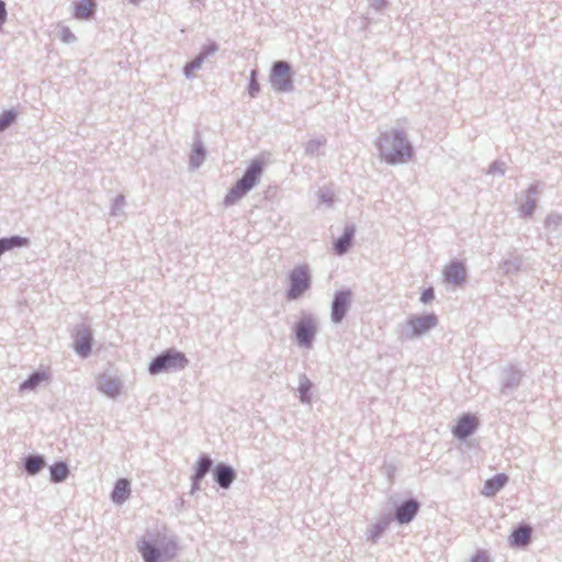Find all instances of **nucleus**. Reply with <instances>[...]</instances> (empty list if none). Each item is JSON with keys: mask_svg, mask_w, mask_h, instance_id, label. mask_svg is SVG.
Wrapping results in <instances>:
<instances>
[{"mask_svg": "<svg viewBox=\"0 0 562 562\" xmlns=\"http://www.w3.org/2000/svg\"><path fill=\"white\" fill-rule=\"evenodd\" d=\"M48 379V374L45 372L33 373L26 381L21 384V390H32L41 382Z\"/></svg>", "mask_w": 562, "mask_h": 562, "instance_id": "nucleus-21", "label": "nucleus"}, {"mask_svg": "<svg viewBox=\"0 0 562 562\" xmlns=\"http://www.w3.org/2000/svg\"><path fill=\"white\" fill-rule=\"evenodd\" d=\"M471 562H488V558L484 553L475 554Z\"/></svg>", "mask_w": 562, "mask_h": 562, "instance_id": "nucleus-32", "label": "nucleus"}, {"mask_svg": "<svg viewBox=\"0 0 562 562\" xmlns=\"http://www.w3.org/2000/svg\"><path fill=\"white\" fill-rule=\"evenodd\" d=\"M92 334L89 329L82 328L77 331L75 349L81 357H87L91 351Z\"/></svg>", "mask_w": 562, "mask_h": 562, "instance_id": "nucleus-10", "label": "nucleus"}, {"mask_svg": "<svg viewBox=\"0 0 562 562\" xmlns=\"http://www.w3.org/2000/svg\"><path fill=\"white\" fill-rule=\"evenodd\" d=\"M295 334L299 342L304 346H310L314 334L315 325L311 318H304L296 324Z\"/></svg>", "mask_w": 562, "mask_h": 562, "instance_id": "nucleus-9", "label": "nucleus"}, {"mask_svg": "<svg viewBox=\"0 0 562 562\" xmlns=\"http://www.w3.org/2000/svg\"><path fill=\"white\" fill-rule=\"evenodd\" d=\"M200 64H201V63H200V60H196V61H192V63H190L189 65H187V66H186V68H184V72H186V75H187V76H190V75H191V72H192L194 69H196V68H199V67H200Z\"/></svg>", "mask_w": 562, "mask_h": 562, "instance_id": "nucleus-30", "label": "nucleus"}, {"mask_svg": "<svg viewBox=\"0 0 562 562\" xmlns=\"http://www.w3.org/2000/svg\"><path fill=\"white\" fill-rule=\"evenodd\" d=\"M531 528L529 526H520L510 535V542L516 547H525L530 542Z\"/></svg>", "mask_w": 562, "mask_h": 562, "instance_id": "nucleus-19", "label": "nucleus"}, {"mask_svg": "<svg viewBox=\"0 0 562 562\" xmlns=\"http://www.w3.org/2000/svg\"><path fill=\"white\" fill-rule=\"evenodd\" d=\"M437 325V317L434 314L416 316L408 321V326L414 335H423Z\"/></svg>", "mask_w": 562, "mask_h": 562, "instance_id": "nucleus-7", "label": "nucleus"}, {"mask_svg": "<svg viewBox=\"0 0 562 562\" xmlns=\"http://www.w3.org/2000/svg\"><path fill=\"white\" fill-rule=\"evenodd\" d=\"M508 481V476L506 474H497L492 479H488L484 483V487L482 493L485 496H494L498 491H501Z\"/></svg>", "mask_w": 562, "mask_h": 562, "instance_id": "nucleus-14", "label": "nucleus"}, {"mask_svg": "<svg viewBox=\"0 0 562 562\" xmlns=\"http://www.w3.org/2000/svg\"><path fill=\"white\" fill-rule=\"evenodd\" d=\"M352 231H346L345 234L335 244V250L338 255L344 254L350 246Z\"/></svg>", "mask_w": 562, "mask_h": 562, "instance_id": "nucleus-24", "label": "nucleus"}, {"mask_svg": "<svg viewBox=\"0 0 562 562\" xmlns=\"http://www.w3.org/2000/svg\"><path fill=\"white\" fill-rule=\"evenodd\" d=\"M60 38L65 43H70L76 40V36L68 27H63L60 31Z\"/></svg>", "mask_w": 562, "mask_h": 562, "instance_id": "nucleus-27", "label": "nucleus"}, {"mask_svg": "<svg viewBox=\"0 0 562 562\" xmlns=\"http://www.w3.org/2000/svg\"><path fill=\"white\" fill-rule=\"evenodd\" d=\"M187 364L188 360L182 352L169 349L150 363L149 372L158 374L164 371H178L184 369Z\"/></svg>", "mask_w": 562, "mask_h": 562, "instance_id": "nucleus-3", "label": "nucleus"}, {"mask_svg": "<svg viewBox=\"0 0 562 562\" xmlns=\"http://www.w3.org/2000/svg\"><path fill=\"white\" fill-rule=\"evenodd\" d=\"M137 548L145 562H158L162 554H167V549L161 551L145 539L138 542Z\"/></svg>", "mask_w": 562, "mask_h": 562, "instance_id": "nucleus-11", "label": "nucleus"}, {"mask_svg": "<svg viewBox=\"0 0 562 562\" xmlns=\"http://www.w3.org/2000/svg\"><path fill=\"white\" fill-rule=\"evenodd\" d=\"M68 468L66 463L59 462L50 468V475L54 482H61L68 476Z\"/></svg>", "mask_w": 562, "mask_h": 562, "instance_id": "nucleus-22", "label": "nucleus"}, {"mask_svg": "<svg viewBox=\"0 0 562 562\" xmlns=\"http://www.w3.org/2000/svg\"><path fill=\"white\" fill-rule=\"evenodd\" d=\"M379 147L381 157L389 164L404 162L413 155L411 144L396 131L383 134Z\"/></svg>", "mask_w": 562, "mask_h": 562, "instance_id": "nucleus-1", "label": "nucleus"}, {"mask_svg": "<svg viewBox=\"0 0 562 562\" xmlns=\"http://www.w3.org/2000/svg\"><path fill=\"white\" fill-rule=\"evenodd\" d=\"M258 91H259V83L256 80V71L254 70L251 72V80L249 83V93L251 97H255Z\"/></svg>", "mask_w": 562, "mask_h": 562, "instance_id": "nucleus-28", "label": "nucleus"}, {"mask_svg": "<svg viewBox=\"0 0 562 562\" xmlns=\"http://www.w3.org/2000/svg\"><path fill=\"white\" fill-rule=\"evenodd\" d=\"M434 297H435L434 290L431 288H429V289H426V290L423 291L422 296H420V301L423 303H428L431 300H434Z\"/></svg>", "mask_w": 562, "mask_h": 562, "instance_id": "nucleus-29", "label": "nucleus"}, {"mask_svg": "<svg viewBox=\"0 0 562 562\" xmlns=\"http://www.w3.org/2000/svg\"><path fill=\"white\" fill-rule=\"evenodd\" d=\"M15 119V114L11 111L3 112L0 115V132L7 128Z\"/></svg>", "mask_w": 562, "mask_h": 562, "instance_id": "nucleus-26", "label": "nucleus"}, {"mask_svg": "<svg viewBox=\"0 0 562 562\" xmlns=\"http://www.w3.org/2000/svg\"><path fill=\"white\" fill-rule=\"evenodd\" d=\"M43 467L44 460L41 457H31L25 463V469L30 474L37 473Z\"/></svg>", "mask_w": 562, "mask_h": 562, "instance_id": "nucleus-25", "label": "nucleus"}, {"mask_svg": "<svg viewBox=\"0 0 562 562\" xmlns=\"http://www.w3.org/2000/svg\"><path fill=\"white\" fill-rule=\"evenodd\" d=\"M235 479V473L231 467L220 464L215 469V480L221 487L227 488Z\"/></svg>", "mask_w": 562, "mask_h": 562, "instance_id": "nucleus-17", "label": "nucleus"}, {"mask_svg": "<svg viewBox=\"0 0 562 562\" xmlns=\"http://www.w3.org/2000/svg\"><path fill=\"white\" fill-rule=\"evenodd\" d=\"M212 467V460L207 456H202L198 461L195 473L193 475L194 483H199Z\"/></svg>", "mask_w": 562, "mask_h": 562, "instance_id": "nucleus-20", "label": "nucleus"}, {"mask_svg": "<svg viewBox=\"0 0 562 562\" xmlns=\"http://www.w3.org/2000/svg\"><path fill=\"white\" fill-rule=\"evenodd\" d=\"M310 286V274L306 267H296L290 274V288L288 299L294 300L301 296Z\"/></svg>", "mask_w": 562, "mask_h": 562, "instance_id": "nucleus-4", "label": "nucleus"}, {"mask_svg": "<svg viewBox=\"0 0 562 562\" xmlns=\"http://www.w3.org/2000/svg\"><path fill=\"white\" fill-rule=\"evenodd\" d=\"M94 9L93 0H80L74 5V16L78 20H87L93 14Z\"/></svg>", "mask_w": 562, "mask_h": 562, "instance_id": "nucleus-16", "label": "nucleus"}, {"mask_svg": "<svg viewBox=\"0 0 562 562\" xmlns=\"http://www.w3.org/2000/svg\"><path fill=\"white\" fill-rule=\"evenodd\" d=\"M477 418L473 415L462 416L452 429V434L459 438L464 439L470 436L477 427Z\"/></svg>", "mask_w": 562, "mask_h": 562, "instance_id": "nucleus-8", "label": "nucleus"}, {"mask_svg": "<svg viewBox=\"0 0 562 562\" xmlns=\"http://www.w3.org/2000/svg\"><path fill=\"white\" fill-rule=\"evenodd\" d=\"M130 482L126 479H120L113 488L112 501L116 504H122L130 496Z\"/></svg>", "mask_w": 562, "mask_h": 562, "instance_id": "nucleus-18", "label": "nucleus"}, {"mask_svg": "<svg viewBox=\"0 0 562 562\" xmlns=\"http://www.w3.org/2000/svg\"><path fill=\"white\" fill-rule=\"evenodd\" d=\"M98 386L101 392L111 397L119 395L121 391V384L119 380L108 375L100 376Z\"/></svg>", "mask_w": 562, "mask_h": 562, "instance_id": "nucleus-15", "label": "nucleus"}, {"mask_svg": "<svg viewBox=\"0 0 562 562\" xmlns=\"http://www.w3.org/2000/svg\"><path fill=\"white\" fill-rule=\"evenodd\" d=\"M443 276L447 282L460 284L465 280V268L462 263L452 262L445 268Z\"/></svg>", "mask_w": 562, "mask_h": 562, "instance_id": "nucleus-12", "label": "nucleus"}, {"mask_svg": "<svg viewBox=\"0 0 562 562\" xmlns=\"http://www.w3.org/2000/svg\"><path fill=\"white\" fill-rule=\"evenodd\" d=\"M419 505L416 501H407L403 503L396 510V519L401 524L409 522L417 514Z\"/></svg>", "mask_w": 562, "mask_h": 562, "instance_id": "nucleus-13", "label": "nucleus"}, {"mask_svg": "<svg viewBox=\"0 0 562 562\" xmlns=\"http://www.w3.org/2000/svg\"><path fill=\"white\" fill-rule=\"evenodd\" d=\"M7 18L5 3L0 0V26L4 23Z\"/></svg>", "mask_w": 562, "mask_h": 562, "instance_id": "nucleus-31", "label": "nucleus"}, {"mask_svg": "<svg viewBox=\"0 0 562 562\" xmlns=\"http://www.w3.org/2000/svg\"><path fill=\"white\" fill-rule=\"evenodd\" d=\"M262 172V162L259 160H252L247 168L245 175L236 184L229 190L225 196V204L231 205L237 202L244 196L250 189H252L258 182Z\"/></svg>", "mask_w": 562, "mask_h": 562, "instance_id": "nucleus-2", "label": "nucleus"}, {"mask_svg": "<svg viewBox=\"0 0 562 562\" xmlns=\"http://www.w3.org/2000/svg\"><path fill=\"white\" fill-rule=\"evenodd\" d=\"M350 297L351 292L349 291L336 293L331 310V318L334 322L338 323L344 318L350 303Z\"/></svg>", "mask_w": 562, "mask_h": 562, "instance_id": "nucleus-6", "label": "nucleus"}, {"mask_svg": "<svg viewBox=\"0 0 562 562\" xmlns=\"http://www.w3.org/2000/svg\"><path fill=\"white\" fill-rule=\"evenodd\" d=\"M0 244H1V248L4 252L5 250H10L14 247H21V246L27 245V239L23 238V237L15 236V237H11V238L0 239Z\"/></svg>", "mask_w": 562, "mask_h": 562, "instance_id": "nucleus-23", "label": "nucleus"}, {"mask_svg": "<svg viewBox=\"0 0 562 562\" xmlns=\"http://www.w3.org/2000/svg\"><path fill=\"white\" fill-rule=\"evenodd\" d=\"M271 83L278 91H288L292 88L290 67L286 63H276L271 74Z\"/></svg>", "mask_w": 562, "mask_h": 562, "instance_id": "nucleus-5", "label": "nucleus"}]
</instances>
